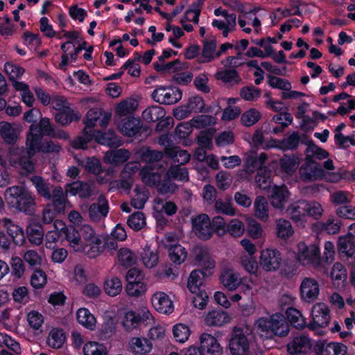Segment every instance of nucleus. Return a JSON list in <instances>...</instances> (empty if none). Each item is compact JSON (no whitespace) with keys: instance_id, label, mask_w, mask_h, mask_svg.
Segmentation results:
<instances>
[{"instance_id":"nucleus-52","label":"nucleus","mask_w":355,"mask_h":355,"mask_svg":"<svg viewBox=\"0 0 355 355\" xmlns=\"http://www.w3.org/2000/svg\"><path fill=\"white\" fill-rule=\"evenodd\" d=\"M352 195L349 191L337 190L330 192L329 200L335 206L350 203Z\"/></svg>"},{"instance_id":"nucleus-53","label":"nucleus","mask_w":355,"mask_h":355,"mask_svg":"<svg viewBox=\"0 0 355 355\" xmlns=\"http://www.w3.org/2000/svg\"><path fill=\"white\" fill-rule=\"evenodd\" d=\"M255 182L261 189L269 188L271 183V171L267 167H260L255 177Z\"/></svg>"},{"instance_id":"nucleus-26","label":"nucleus","mask_w":355,"mask_h":355,"mask_svg":"<svg viewBox=\"0 0 355 355\" xmlns=\"http://www.w3.org/2000/svg\"><path fill=\"white\" fill-rule=\"evenodd\" d=\"M139 260L144 267L147 269L155 268L159 261V254L157 250L146 245L139 254Z\"/></svg>"},{"instance_id":"nucleus-10","label":"nucleus","mask_w":355,"mask_h":355,"mask_svg":"<svg viewBox=\"0 0 355 355\" xmlns=\"http://www.w3.org/2000/svg\"><path fill=\"white\" fill-rule=\"evenodd\" d=\"M195 262L200 267V272L204 277L213 275L216 268V261L207 248H196L195 250Z\"/></svg>"},{"instance_id":"nucleus-43","label":"nucleus","mask_w":355,"mask_h":355,"mask_svg":"<svg viewBox=\"0 0 355 355\" xmlns=\"http://www.w3.org/2000/svg\"><path fill=\"white\" fill-rule=\"evenodd\" d=\"M340 254L343 257H352L355 254L354 241L348 237L340 236L338 241Z\"/></svg>"},{"instance_id":"nucleus-2","label":"nucleus","mask_w":355,"mask_h":355,"mask_svg":"<svg viewBox=\"0 0 355 355\" xmlns=\"http://www.w3.org/2000/svg\"><path fill=\"white\" fill-rule=\"evenodd\" d=\"M257 334L265 339H272L275 336L284 337L289 333V324L285 316L275 313L268 317L259 318L254 322Z\"/></svg>"},{"instance_id":"nucleus-16","label":"nucleus","mask_w":355,"mask_h":355,"mask_svg":"<svg viewBox=\"0 0 355 355\" xmlns=\"http://www.w3.org/2000/svg\"><path fill=\"white\" fill-rule=\"evenodd\" d=\"M152 306L159 313L169 315L174 311V304L168 294L163 291L155 292L150 299Z\"/></svg>"},{"instance_id":"nucleus-50","label":"nucleus","mask_w":355,"mask_h":355,"mask_svg":"<svg viewBox=\"0 0 355 355\" xmlns=\"http://www.w3.org/2000/svg\"><path fill=\"white\" fill-rule=\"evenodd\" d=\"M94 137V130H87L84 128L83 135L78 137L71 142V145L75 149H86L87 144L91 141Z\"/></svg>"},{"instance_id":"nucleus-36","label":"nucleus","mask_w":355,"mask_h":355,"mask_svg":"<svg viewBox=\"0 0 355 355\" xmlns=\"http://www.w3.org/2000/svg\"><path fill=\"white\" fill-rule=\"evenodd\" d=\"M217 43L214 40H205L203 43V47L201 54V62H210L216 58H218Z\"/></svg>"},{"instance_id":"nucleus-41","label":"nucleus","mask_w":355,"mask_h":355,"mask_svg":"<svg viewBox=\"0 0 355 355\" xmlns=\"http://www.w3.org/2000/svg\"><path fill=\"white\" fill-rule=\"evenodd\" d=\"M172 334L175 342L183 344L189 340L191 330L187 324L178 323L173 326Z\"/></svg>"},{"instance_id":"nucleus-59","label":"nucleus","mask_w":355,"mask_h":355,"mask_svg":"<svg viewBox=\"0 0 355 355\" xmlns=\"http://www.w3.org/2000/svg\"><path fill=\"white\" fill-rule=\"evenodd\" d=\"M142 181L147 185L153 187L157 186L161 181V175L153 169L144 167L140 172Z\"/></svg>"},{"instance_id":"nucleus-57","label":"nucleus","mask_w":355,"mask_h":355,"mask_svg":"<svg viewBox=\"0 0 355 355\" xmlns=\"http://www.w3.org/2000/svg\"><path fill=\"white\" fill-rule=\"evenodd\" d=\"M165 115L164 110L157 105H153L146 108L142 113L143 119L148 122H153L159 120Z\"/></svg>"},{"instance_id":"nucleus-38","label":"nucleus","mask_w":355,"mask_h":355,"mask_svg":"<svg viewBox=\"0 0 355 355\" xmlns=\"http://www.w3.org/2000/svg\"><path fill=\"white\" fill-rule=\"evenodd\" d=\"M205 0H197L194 1L187 9L184 16L180 20L193 22L194 24H198L199 21V17L201 12V7L204 3Z\"/></svg>"},{"instance_id":"nucleus-44","label":"nucleus","mask_w":355,"mask_h":355,"mask_svg":"<svg viewBox=\"0 0 355 355\" xmlns=\"http://www.w3.org/2000/svg\"><path fill=\"white\" fill-rule=\"evenodd\" d=\"M122 282L117 277H109L104 282V291L111 297L118 295L122 291Z\"/></svg>"},{"instance_id":"nucleus-56","label":"nucleus","mask_w":355,"mask_h":355,"mask_svg":"<svg viewBox=\"0 0 355 355\" xmlns=\"http://www.w3.org/2000/svg\"><path fill=\"white\" fill-rule=\"evenodd\" d=\"M166 178L182 182H187L189 180V172L185 167L180 165L171 166L166 172Z\"/></svg>"},{"instance_id":"nucleus-8","label":"nucleus","mask_w":355,"mask_h":355,"mask_svg":"<svg viewBox=\"0 0 355 355\" xmlns=\"http://www.w3.org/2000/svg\"><path fill=\"white\" fill-rule=\"evenodd\" d=\"M228 347L231 355H251L250 341L241 329L233 330Z\"/></svg>"},{"instance_id":"nucleus-39","label":"nucleus","mask_w":355,"mask_h":355,"mask_svg":"<svg viewBox=\"0 0 355 355\" xmlns=\"http://www.w3.org/2000/svg\"><path fill=\"white\" fill-rule=\"evenodd\" d=\"M65 193L67 196L78 195L81 198H87L90 196L89 187L81 182H74L67 185Z\"/></svg>"},{"instance_id":"nucleus-4","label":"nucleus","mask_w":355,"mask_h":355,"mask_svg":"<svg viewBox=\"0 0 355 355\" xmlns=\"http://www.w3.org/2000/svg\"><path fill=\"white\" fill-rule=\"evenodd\" d=\"M29 131L26 137V146L30 155H35L38 144L42 141L43 136L54 135L53 128L50 123V120L46 117L42 118L37 124H31Z\"/></svg>"},{"instance_id":"nucleus-42","label":"nucleus","mask_w":355,"mask_h":355,"mask_svg":"<svg viewBox=\"0 0 355 355\" xmlns=\"http://www.w3.org/2000/svg\"><path fill=\"white\" fill-rule=\"evenodd\" d=\"M83 355H108L106 346L96 341H88L83 347Z\"/></svg>"},{"instance_id":"nucleus-47","label":"nucleus","mask_w":355,"mask_h":355,"mask_svg":"<svg viewBox=\"0 0 355 355\" xmlns=\"http://www.w3.org/2000/svg\"><path fill=\"white\" fill-rule=\"evenodd\" d=\"M13 87L16 90L20 92L22 101L28 107L33 106L35 98L29 89L28 85L24 82L14 81Z\"/></svg>"},{"instance_id":"nucleus-19","label":"nucleus","mask_w":355,"mask_h":355,"mask_svg":"<svg viewBox=\"0 0 355 355\" xmlns=\"http://www.w3.org/2000/svg\"><path fill=\"white\" fill-rule=\"evenodd\" d=\"M200 348L210 355H222L223 348L216 338L211 334L203 333L199 337Z\"/></svg>"},{"instance_id":"nucleus-32","label":"nucleus","mask_w":355,"mask_h":355,"mask_svg":"<svg viewBox=\"0 0 355 355\" xmlns=\"http://www.w3.org/2000/svg\"><path fill=\"white\" fill-rule=\"evenodd\" d=\"M230 317L224 311L213 310L205 316V322L207 326H222L230 321Z\"/></svg>"},{"instance_id":"nucleus-62","label":"nucleus","mask_w":355,"mask_h":355,"mask_svg":"<svg viewBox=\"0 0 355 355\" xmlns=\"http://www.w3.org/2000/svg\"><path fill=\"white\" fill-rule=\"evenodd\" d=\"M214 207L218 213L223 214L230 216L236 215V209L230 199H218L216 200Z\"/></svg>"},{"instance_id":"nucleus-45","label":"nucleus","mask_w":355,"mask_h":355,"mask_svg":"<svg viewBox=\"0 0 355 355\" xmlns=\"http://www.w3.org/2000/svg\"><path fill=\"white\" fill-rule=\"evenodd\" d=\"M82 165L85 169L95 175H98V181L101 184H105L108 181L107 178H101L99 174L102 172V168L100 161L96 157H89L85 161L82 162Z\"/></svg>"},{"instance_id":"nucleus-11","label":"nucleus","mask_w":355,"mask_h":355,"mask_svg":"<svg viewBox=\"0 0 355 355\" xmlns=\"http://www.w3.org/2000/svg\"><path fill=\"white\" fill-rule=\"evenodd\" d=\"M320 294L318 282L312 277H304L300 286V297L302 302L312 303L315 301Z\"/></svg>"},{"instance_id":"nucleus-35","label":"nucleus","mask_w":355,"mask_h":355,"mask_svg":"<svg viewBox=\"0 0 355 355\" xmlns=\"http://www.w3.org/2000/svg\"><path fill=\"white\" fill-rule=\"evenodd\" d=\"M275 232L279 239L286 240L293 235L294 230L289 220L279 218L275 221Z\"/></svg>"},{"instance_id":"nucleus-7","label":"nucleus","mask_w":355,"mask_h":355,"mask_svg":"<svg viewBox=\"0 0 355 355\" xmlns=\"http://www.w3.org/2000/svg\"><path fill=\"white\" fill-rule=\"evenodd\" d=\"M282 256L275 248H266L260 251L259 263L265 272H276L282 265Z\"/></svg>"},{"instance_id":"nucleus-6","label":"nucleus","mask_w":355,"mask_h":355,"mask_svg":"<svg viewBox=\"0 0 355 355\" xmlns=\"http://www.w3.org/2000/svg\"><path fill=\"white\" fill-rule=\"evenodd\" d=\"M296 259L303 266L318 268L321 264L320 249L315 243L309 245L300 241L296 246Z\"/></svg>"},{"instance_id":"nucleus-29","label":"nucleus","mask_w":355,"mask_h":355,"mask_svg":"<svg viewBox=\"0 0 355 355\" xmlns=\"http://www.w3.org/2000/svg\"><path fill=\"white\" fill-rule=\"evenodd\" d=\"M141 121L139 119L129 117L122 120L118 125L119 131L125 136H135L141 128Z\"/></svg>"},{"instance_id":"nucleus-21","label":"nucleus","mask_w":355,"mask_h":355,"mask_svg":"<svg viewBox=\"0 0 355 355\" xmlns=\"http://www.w3.org/2000/svg\"><path fill=\"white\" fill-rule=\"evenodd\" d=\"M2 230H6L8 234L12 237L17 245H21L25 239L22 228L17 225L11 218H1Z\"/></svg>"},{"instance_id":"nucleus-15","label":"nucleus","mask_w":355,"mask_h":355,"mask_svg":"<svg viewBox=\"0 0 355 355\" xmlns=\"http://www.w3.org/2000/svg\"><path fill=\"white\" fill-rule=\"evenodd\" d=\"M193 230L196 236L202 240L211 238L213 234L211 223L208 215L202 214L192 219Z\"/></svg>"},{"instance_id":"nucleus-54","label":"nucleus","mask_w":355,"mask_h":355,"mask_svg":"<svg viewBox=\"0 0 355 355\" xmlns=\"http://www.w3.org/2000/svg\"><path fill=\"white\" fill-rule=\"evenodd\" d=\"M116 324L112 318H106L98 330V336L103 340L112 337L116 332Z\"/></svg>"},{"instance_id":"nucleus-1","label":"nucleus","mask_w":355,"mask_h":355,"mask_svg":"<svg viewBox=\"0 0 355 355\" xmlns=\"http://www.w3.org/2000/svg\"><path fill=\"white\" fill-rule=\"evenodd\" d=\"M65 239L73 251L84 253L89 258H96L102 252L101 236L89 224L82 225L77 229L68 227Z\"/></svg>"},{"instance_id":"nucleus-9","label":"nucleus","mask_w":355,"mask_h":355,"mask_svg":"<svg viewBox=\"0 0 355 355\" xmlns=\"http://www.w3.org/2000/svg\"><path fill=\"white\" fill-rule=\"evenodd\" d=\"M291 193L285 186L274 185L270 188L268 199L272 207L281 212L286 211Z\"/></svg>"},{"instance_id":"nucleus-28","label":"nucleus","mask_w":355,"mask_h":355,"mask_svg":"<svg viewBox=\"0 0 355 355\" xmlns=\"http://www.w3.org/2000/svg\"><path fill=\"white\" fill-rule=\"evenodd\" d=\"M238 24L243 31L248 34L252 32V29L249 26H247V25H252L256 33H259L260 31L261 21L256 15L252 12H246L242 15H239Z\"/></svg>"},{"instance_id":"nucleus-30","label":"nucleus","mask_w":355,"mask_h":355,"mask_svg":"<svg viewBox=\"0 0 355 355\" xmlns=\"http://www.w3.org/2000/svg\"><path fill=\"white\" fill-rule=\"evenodd\" d=\"M77 322L87 329L93 331L96 327V317L86 308H80L76 311Z\"/></svg>"},{"instance_id":"nucleus-34","label":"nucleus","mask_w":355,"mask_h":355,"mask_svg":"<svg viewBox=\"0 0 355 355\" xmlns=\"http://www.w3.org/2000/svg\"><path fill=\"white\" fill-rule=\"evenodd\" d=\"M130 155V152L125 149L110 150L105 154L104 162L112 165H119L128 160Z\"/></svg>"},{"instance_id":"nucleus-13","label":"nucleus","mask_w":355,"mask_h":355,"mask_svg":"<svg viewBox=\"0 0 355 355\" xmlns=\"http://www.w3.org/2000/svg\"><path fill=\"white\" fill-rule=\"evenodd\" d=\"M311 339L305 334L297 335L287 344V351L291 355L306 354L312 348Z\"/></svg>"},{"instance_id":"nucleus-51","label":"nucleus","mask_w":355,"mask_h":355,"mask_svg":"<svg viewBox=\"0 0 355 355\" xmlns=\"http://www.w3.org/2000/svg\"><path fill=\"white\" fill-rule=\"evenodd\" d=\"M137 101L134 98H127L121 101L116 107V113L122 116L132 114L137 108Z\"/></svg>"},{"instance_id":"nucleus-60","label":"nucleus","mask_w":355,"mask_h":355,"mask_svg":"<svg viewBox=\"0 0 355 355\" xmlns=\"http://www.w3.org/2000/svg\"><path fill=\"white\" fill-rule=\"evenodd\" d=\"M202 272L200 270H194L191 271L187 281V287L191 293H199L201 289V286L203 284L202 279L200 275Z\"/></svg>"},{"instance_id":"nucleus-23","label":"nucleus","mask_w":355,"mask_h":355,"mask_svg":"<svg viewBox=\"0 0 355 355\" xmlns=\"http://www.w3.org/2000/svg\"><path fill=\"white\" fill-rule=\"evenodd\" d=\"M21 132L20 126L6 121L0 122V135L3 141L9 144H15Z\"/></svg>"},{"instance_id":"nucleus-27","label":"nucleus","mask_w":355,"mask_h":355,"mask_svg":"<svg viewBox=\"0 0 355 355\" xmlns=\"http://www.w3.org/2000/svg\"><path fill=\"white\" fill-rule=\"evenodd\" d=\"M213 27L222 31L223 37H226L230 33L233 32L236 27V15L234 13L227 15L223 19H216L211 22Z\"/></svg>"},{"instance_id":"nucleus-55","label":"nucleus","mask_w":355,"mask_h":355,"mask_svg":"<svg viewBox=\"0 0 355 355\" xmlns=\"http://www.w3.org/2000/svg\"><path fill=\"white\" fill-rule=\"evenodd\" d=\"M247 232L252 239H264L266 234L262 225L256 220L251 218L248 220Z\"/></svg>"},{"instance_id":"nucleus-25","label":"nucleus","mask_w":355,"mask_h":355,"mask_svg":"<svg viewBox=\"0 0 355 355\" xmlns=\"http://www.w3.org/2000/svg\"><path fill=\"white\" fill-rule=\"evenodd\" d=\"M221 284L229 291L236 290L242 283L240 274L233 269L224 270L220 277Z\"/></svg>"},{"instance_id":"nucleus-3","label":"nucleus","mask_w":355,"mask_h":355,"mask_svg":"<svg viewBox=\"0 0 355 355\" xmlns=\"http://www.w3.org/2000/svg\"><path fill=\"white\" fill-rule=\"evenodd\" d=\"M3 197L9 207L26 214H30L31 207L35 205L34 196L22 186L8 187Z\"/></svg>"},{"instance_id":"nucleus-40","label":"nucleus","mask_w":355,"mask_h":355,"mask_svg":"<svg viewBox=\"0 0 355 355\" xmlns=\"http://www.w3.org/2000/svg\"><path fill=\"white\" fill-rule=\"evenodd\" d=\"M316 226L328 234H338L340 230L341 221L334 216H330L325 221L319 222Z\"/></svg>"},{"instance_id":"nucleus-5","label":"nucleus","mask_w":355,"mask_h":355,"mask_svg":"<svg viewBox=\"0 0 355 355\" xmlns=\"http://www.w3.org/2000/svg\"><path fill=\"white\" fill-rule=\"evenodd\" d=\"M331 320L330 309L329 306L323 303L315 304L311 309V319L308 327L315 331L319 336H323L325 331L324 328L327 327Z\"/></svg>"},{"instance_id":"nucleus-22","label":"nucleus","mask_w":355,"mask_h":355,"mask_svg":"<svg viewBox=\"0 0 355 355\" xmlns=\"http://www.w3.org/2000/svg\"><path fill=\"white\" fill-rule=\"evenodd\" d=\"M109 211L107 201L101 196L96 202L92 204L89 208V216L92 221L98 222L105 218Z\"/></svg>"},{"instance_id":"nucleus-31","label":"nucleus","mask_w":355,"mask_h":355,"mask_svg":"<svg viewBox=\"0 0 355 355\" xmlns=\"http://www.w3.org/2000/svg\"><path fill=\"white\" fill-rule=\"evenodd\" d=\"M94 138L97 143L101 145L119 147L122 144L121 139L111 130L107 132L94 130Z\"/></svg>"},{"instance_id":"nucleus-63","label":"nucleus","mask_w":355,"mask_h":355,"mask_svg":"<svg viewBox=\"0 0 355 355\" xmlns=\"http://www.w3.org/2000/svg\"><path fill=\"white\" fill-rule=\"evenodd\" d=\"M53 206L57 211H62L64 209L65 198L63 193V189L60 187H56L51 193V198Z\"/></svg>"},{"instance_id":"nucleus-61","label":"nucleus","mask_w":355,"mask_h":355,"mask_svg":"<svg viewBox=\"0 0 355 355\" xmlns=\"http://www.w3.org/2000/svg\"><path fill=\"white\" fill-rule=\"evenodd\" d=\"M245 230L244 223L238 218L231 219L226 225V232L235 238L241 237Z\"/></svg>"},{"instance_id":"nucleus-49","label":"nucleus","mask_w":355,"mask_h":355,"mask_svg":"<svg viewBox=\"0 0 355 355\" xmlns=\"http://www.w3.org/2000/svg\"><path fill=\"white\" fill-rule=\"evenodd\" d=\"M65 342V335L62 329H52L47 338V345L53 349H60Z\"/></svg>"},{"instance_id":"nucleus-37","label":"nucleus","mask_w":355,"mask_h":355,"mask_svg":"<svg viewBox=\"0 0 355 355\" xmlns=\"http://www.w3.org/2000/svg\"><path fill=\"white\" fill-rule=\"evenodd\" d=\"M239 264L242 268L248 273L253 275H257L259 263L257 261L255 255L239 256Z\"/></svg>"},{"instance_id":"nucleus-12","label":"nucleus","mask_w":355,"mask_h":355,"mask_svg":"<svg viewBox=\"0 0 355 355\" xmlns=\"http://www.w3.org/2000/svg\"><path fill=\"white\" fill-rule=\"evenodd\" d=\"M152 98L160 104L172 105L182 98V92L177 88L161 86L153 91Z\"/></svg>"},{"instance_id":"nucleus-18","label":"nucleus","mask_w":355,"mask_h":355,"mask_svg":"<svg viewBox=\"0 0 355 355\" xmlns=\"http://www.w3.org/2000/svg\"><path fill=\"white\" fill-rule=\"evenodd\" d=\"M306 201L297 200L291 203L285 211L298 225L304 226L306 222Z\"/></svg>"},{"instance_id":"nucleus-64","label":"nucleus","mask_w":355,"mask_h":355,"mask_svg":"<svg viewBox=\"0 0 355 355\" xmlns=\"http://www.w3.org/2000/svg\"><path fill=\"white\" fill-rule=\"evenodd\" d=\"M347 347L339 343H329L323 349L324 355H346Z\"/></svg>"},{"instance_id":"nucleus-24","label":"nucleus","mask_w":355,"mask_h":355,"mask_svg":"<svg viewBox=\"0 0 355 355\" xmlns=\"http://www.w3.org/2000/svg\"><path fill=\"white\" fill-rule=\"evenodd\" d=\"M130 351L135 355H146L153 349V344L146 338L132 337L128 342Z\"/></svg>"},{"instance_id":"nucleus-58","label":"nucleus","mask_w":355,"mask_h":355,"mask_svg":"<svg viewBox=\"0 0 355 355\" xmlns=\"http://www.w3.org/2000/svg\"><path fill=\"white\" fill-rule=\"evenodd\" d=\"M125 291L128 296L139 297L146 293L147 285L144 282H129L126 284Z\"/></svg>"},{"instance_id":"nucleus-14","label":"nucleus","mask_w":355,"mask_h":355,"mask_svg":"<svg viewBox=\"0 0 355 355\" xmlns=\"http://www.w3.org/2000/svg\"><path fill=\"white\" fill-rule=\"evenodd\" d=\"M111 113L108 112H104L99 108H94L89 110L84 120L85 125V128L87 130H93L92 128L98 123L100 126L104 128L106 127L111 119Z\"/></svg>"},{"instance_id":"nucleus-48","label":"nucleus","mask_w":355,"mask_h":355,"mask_svg":"<svg viewBox=\"0 0 355 355\" xmlns=\"http://www.w3.org/2000/svg\"><path fill=\"white\" fill-rule=\"evenodd\" d=\"M80 118V116L78 114L75 113L70 107L59 111L55 116L56 122L62 125H68L73 121L79 120Z\"/></svg>"},{"instance_id":"nucleus-33","label":"nucleus","mask_w":355,"mask_h":355,"mask_svg":"<svg viewBox=\"0 0 355 355\" xmlns=\"http://www.w3.org/2000/svg\"><path fill=\"white\" fill-rule=\"evenodd\" d=\"M254 216L262 221L269 219V206L267 199L261 196L256 197L254 204Z\"/></svg>"},{"instance_id":"nucleus-46","label":"nucleus","mask_w":355,"mask_h":355,"mask_svg":"<svg viewBox=\"0 0 355 355\" xmlns=\"http://www.w3.org/2000/svg\"><path fill=\"white\" fill-rule=\"evenodd\" d=\"M121 324L124 330L128 332H131L137 329L140 324L136 312L132 310L124 313Z\"/></svg>"},{"instance_id":"nucleus-17","label":"nucleus","mask_w":355,"mask_h":355,"mask_svg":"<svg viewBox=\"0 0 355 355\" xmlns=\"http://www.w3.org/2000/svg\"><path fill=\"white\" fill-rule=\"evenodd\" d=\"M299 172L300 178L306 181L320 180L323 175L320 165L311 159H305Z\"/></svg>"},{"instance_id":"nucleus-20","label":"nucleus","mask_w":355,"mask_h":355,"mask_svg":"<svg viewBox=\"0 0 355 355\" xmlns=\"http://www.w3.org/2000/svg\"><path fill=\"white\" fill-rule=\"evenodd\" d=\"M165 247L168 249V257L175 264L182 263L187 259V252L180 244L172 243V236H168L164 241Z\"/></svg>"}]
</instances>
